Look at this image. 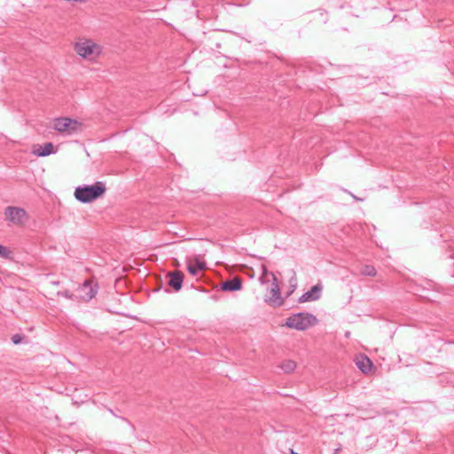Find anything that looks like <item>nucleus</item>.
Listing matches in <instances>:
<instances>
[{
    "mask_svg": "<svg viewBox=\"0 0 454 454\" xmlns=\"http://www.w3.org/2000/svg\"><path fill=\"white\" fill-rule=\"evenodd\" d=\"M74 51L82 59L95 62L102 53V47L91 39L79 38L74 43Z\"/></svg>",
    "mask_w": 454,
    "mask_h": 454,
    "instance_id": "1",
    "label": "nucleus"
},
{
    "mask_svg": "<svg viewBox=\"0 0 454 454\" xmlns=\"http://www.w3.org/2000/svg\"><path fill=\"white\" fill-rule=\"evenodd\" d=\"M106 191L103 182H96L93 185L79 186L74 191V197L82 203L91 202L102 197Z\"/></svg>",
    "mask_w": 454,
    "mask_h": 454,
    "instance_id": "2",
    "label": "nucleus"
},
{
    "mask_svg": "<svg viewBox=\"0 0 454 454\" xmlns=\"http://www.w3.org/2000/svg\"><path fill=\"white\" fill-rule=\"evenodd\" d=\"M317 324V317L309 313H297L286 318L284 326L304 331Z\"/></svg>",
    "mask_w": 454,
    "mask_h": 454,
    "instance_id": "3",
    "label": "nucleus"
},
{
    "mask_svg": "<svg viewBox=\"0 0 454 454\" xmlns=\"http://www.w3.org/2000/svg\"><path fill=\"white\" fill-rule=\"evenodd\" d=\"M53 128L60 133L72 135L82 130V123L75 119L60 117L53 121Z\"/></svg>",
    "mask_w": 454,
    "mask_h": 454,
    "instance_id": "4",
    "label": "nucleus"
},
{
    "mask_svg": "<svg viewBox=\"0 0 454 454\" xmlns=\"http://www.w3.org/2000/svg\"><path fill=\"white\" fill-rule=\"evenodd\" d=\"M4 216L12 224L18 226L25 225L29 220V215L24 208L13 206L5 207Z\"/></svg>",
    "mask_w": 454,
    "mask_h": 454,
    "instance_id": "5",
    "label": "nucleus"
},
{
    "mask_svg": "<svg viewBox=\"0 0 454 454\" xmlns=\"http://www.w3.org/2000/svg\"><path fill=\"white\" fill-rule=\"evenodd\" d=\"M271 286L270 289V296L265 300V301L273 307H280L284 304V298L281 296L280 287L278 283V279L275 281H270Z\"/></svg>",
    "mask_w": 454,
    "mask_h": 454,
    "instance_id": "6",
    "label": "nucleus"
},
{
    "mask_svg": "<svg viewBox=\"0 0 454 454\" xmlns=\"http://www.w3.org/2000/svg\"><path fill=\"white\" fill-rule=\"evenodd\" d=\"M322 289H323V286L321 284H317V285L313 286L309 291L306 292L300 297L299 301L306 302V301L318 300L321 296Z\"/></svg>",
    "mask_w": 454,
    "mask_h": 454,
    "instance_id": "7",
    "label": "nucleus"
},
{
    "mask_svg": "<svg viewBox=\"0 0 454 454\" xmlns=\"http://www.w3.org/2000/svg\"><path fill=\"white\" fill-rule=\"evenodd\" d=\"M79 291L81 293L80 298L86 301L91 300L97 294V290L92 287V284L90 280H85L79 287Z\"/></svg>",
    "mask_w": 454,
    "mask_h": 454,
    "instance_id": "8",
    "label": "nucleus"
},
{
    "mask_svg": "<svg viewBox=\"0 0 454 454\" xmlns=\"http://www.w3.org/2000/svg\"><path fill=\"white\" fill-rule=\"evenodd\" d=\"M184 280V273L181 271H174L169 273L168 286L173 287L176 291H179L182 287Z\"/></svg>",
    "mask_w": 454,
    "mask_h": 454,
    "instance_id": "9",
    "label": "nucleus"
},
{
    "mask_svg": "<svg viewBox=\"0 0 454 454\" xmlns=\"http://www.w3.org/2000/svg\"><path fill=\"white\" fill-rule=\"evenodd\" d=\"M242 287V282L241 279L238 277L227 280L222 284V290L223 291H238L240 290Z\"/></svg>",
    "mask_w": 454,
    "mask_h": 454,
    "instance_id": "10",
    "label": "nucleus"
},
{
    "mask_svg": "<svg viewBox=\"0 0 454 454\" xmlns=\"http://www.w3.org/2000/svg\"><path fill=\"white\" fill-rule=\"evenodd\" d=\"M356 366L364 372L368 373L372 367V362L364 356H360L356 358Z\"/></svg>",
    "mask_w": 454,
    "mask_h": 454,
    "instance_id": "11",
    "label": "nucleus"
},
{
    "mask_svg": "<svg viewBox=\"0 0 454 454\" xmlns=\"http://www.w3.org/2000/svg\"><path fill=\"white\" fill-rule=\"evenodd\" d=\"M206 269V263L202 261H200L198 258H195L193 262L189 261L188 262V271L192 276H197L199 271Z\"/></svg>",
    "mask_w": 454,
    "mask_h": 454,
    "instance_id": "12",
    "label": "nucleus"
},
{
    "mask_svg": "<svg viewBox=\"0 0 454 454\" xmlns=\"http://www.w3.org/2000/svg\"><path fill=\"white\" fill-rule=\"evenodd\" d=\"M33 154L39 157H45L53 153V145L51 143H46L43 146L38 145L32 151Z\"/></svg>",
    "mask_w": 454,
    "mask_h": 454,
    "instance_id": "13",
    "label": "nucleus"
},
{
    "mask_svg": "<svg viewBox=\"0 0 454 454\" xmlns=\"http://www.w3.org/2000/svg\"><path fill=\"white\" fill-rule=\"evenodd\" d=\"M276 276L273 272H270L267 270L265 265H262V275L260 277V282L264 285L270 283V281L276 280Z\"/></svg>",
    "mask_w": 454,
    "mask_h": 454,
    "instance_id": "14",
    "label": "nucleus"
},
{
    "mask_svg": "<svg viewBox=\"0 0 454 454\" xmlns=\"http://www.w3.org/2000/svg\"><path fill=\"white\" fill-rule=\"evenodd\" d=\"M278 367L285 372V373H291L293 372H294V370L296 369L297 367V364L295 361L294 360H290V359H287V360H284L282 361Z\"/></svg>",
    "mask_w": 454,
    "mask_h": 454,
    "instance_id": "15",
    "label": "nucleus"
},
{
    "mask_svg": "<svg viewBox=\"0 0 454 454\" xmlns=\"http://www.w3.org/2000/svg\"><path fill=\"white\" fill-rule=\"evenodd\" d=\"M361 274L364 276L375 277L377 275V270L372 265H364L361 270Z\"/></svg>",
    "mask_w": 454,
    "mask_h": 454,
    "instance_id": "16",
    "label": "nucleus"
},
{
    "mask_svg": "<svg viewBox=\"0 0 454 454\" xmlns=\"http://www.w3.org/2000/svg\"><path fill=\"white\" fill-rule=\"evenodd\" d=\"M11 254H12V251L9 248L0 245V257L6 259V258H10Z\"/></svg>",
    "mask_w": 454,
    "mask_h": 454,
    "instance_id": "17",
    "label": "nucleus"
},
{
    "mask_svg": "<svg viewBox=\"0 0 454 454\" xmlns=\"http://www.w3.org/2000/svg\"><path fill=\"white\" fill-rule=\"evenodd\" d=\"M58 295L70 299V300L74 299V294L72 293H70L68 290L59 292Z\"/></svg>",
    "mask_w": 454,
    "mask_h": 454,
    "instance_id": "18",
    "label": "nucleus"
},
{
    "mask_svg": "<svg viewBox=\"0 0 454 454\" xmlns=\"http://www.w3.org/2000/svg\"><path fill=\"white\" fill-rule=\"evenodd\" d=\"M14 344H19L21 341V336L19 334L13 335L12 338Z\"/></svg>",
    "mask_w": 454,
    "mask_h": 454,
    "instance_id": "19",
    "label": "nucleus"
},
{
    "mask_svg": "<svg viewBox=\"0 0 454 454\" xmlns=\"http://www.w3.org/2000/svg\"><path fill=\"white\" fill-rule=\"evenodd\" d=\"M291 454H297V453H295L294 450H291Z\"/></svg>",
    "mask_w": 454,
    "mask_h": 454,
    "instance_id": "20",
    "label": "nucleus"
}]
</instances>
